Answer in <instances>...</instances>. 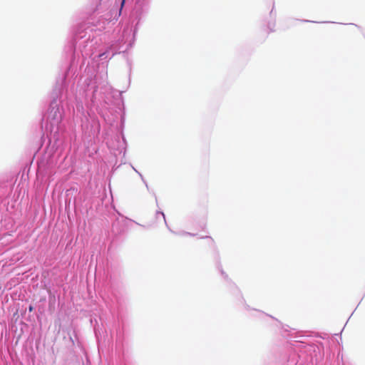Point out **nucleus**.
I'll return each instance as SVG.
<instances>
[{"mask_svg":"<svg viewBox=\"0 0 365 365\" xmlns=\"http://www.w3.org/2000/svg\"><path fill=\"white\" fill-rule=\"evenodd\" d=\"M97 41L91 30L79 29L74 36V54L81 55L83 58L92 57L96 52Z\"/></svg>","mask_w":365,"mask_h":365,"instance_id":"obj_1","label":"nucleus"},{"mask_svg":"<svg viewBox=\"0 0 365 365\" xmlns=\"http://www.w3.org/2000/svg\"><path fill=\"white\" fill-rule=\"evenodd\" d=\"M48 119L52 125H58L62 120L63 108L59 106V103L56 99L51 103Z\"/></svg>","mask_w":365,"mask_h":365,"instance_id":"obj_2","label":"nucleus"},{"mask_svg":"<svg viewBox=\"0 0 365 365\" xmlns=\"http://www.w3.org/2000/svg\"><path fill=\"white\" fill-rule=\"evenodd\" d=\"M59 98V102L62 103L65 99L68 98V89L66 87V83L62 81L61 88L59 91V96H57Z\"/></svg>","mask_w":365,"mask_h":365,"instance_id":"obj_3","label":"nucleus"},{"mask_svg":"<svg viewBox=\"0 0 365 365\" xmlns=\"http://www.w3.org/2000/svg\"><path fill=\"white\" fill-rule=\"evenodd\" d=\"M132 168L139 175L140 178H141L143 183L145 184V187L148 189V183L146 182V180L144 179L143 175L140 172H138L133 166H132Z\"/></svg>","mask_w":365,"mask_h":365,"instance_id":"obj_4","label":"nucleus"},{"mask_svg":"<svg viewBox=\"0 0 365 365\" xmlns=\"http://www.w3.org/2000/svg\"><path fill=\"white\" fill-rule=\"evenodd\" d=\"M76 109H77V111H78V112H80L81 110L83 111V106L78 103L76 106Z\"/></svg>","mask_w":365,"mask_h":365,"instance_id":"obj_5","label":"nucleus"},{"mask_svg":"<svg viewBox=\"0 0 365 365\" xmlns=\"http://www.w3.org/2000/svg\"><path fill=\"white\" fill-rule=\"evenodd\" d=\"M156 215H160L163 217L165 223L166 224L165 216V214L163 212H158Z\"/></svg>","mask_w":365,"mask_h":365,"instance_id":"obj_6","label":"nucleus"},{"mask_svg":"<svg viewBox=\"0 0 365 365\" xmlns=\"http://www.w3.org/2000/svg\"><path fill=\"white\" fill-rule=\"evenodd\" d=\"M106 54V53H102L98 54L96 56L98 58H103Z\"/></svg>","mask_w":365,"mask_h":365,"instance_id":"obj_7","label":"nucleus"},{"mask_svg":"<svg viewBox=\"0 0 365 365\" xmlns=\"http://www.w3.org/2000/svg\"><path fill=\"white\" fill-rule=\"evenodd\" d=\"M124 3H125V0H122V2H121V6H123Z\"/></svg>","mask_w":365,"mask_h":365,"instance_id":"obj_8","label":"nucleus"},{"mask_svg":"<svg viewBox=\"0 0 365 365\" xmlns=\"http://www.w3.org/2000/svg\"><path fill=\"white\" fill-rule=\"evenodd\" d=\"M184 234L185 235H192L190 233H188V232H185Z\"/></svg>","mask_w":365,"mask_h":365,"instance_id":"obj_9","label":"nucleus"}]
</instances>
